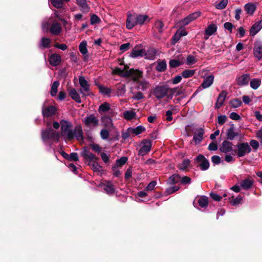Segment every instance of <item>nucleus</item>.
<instances>
[{
  "mask_svg": "<svg viewBox=\"0 0 262 262\" xmlns=\"http://www.w3.org/2000/svg\"><path fill=\"white\" fill-rule=\"evenodd\" d=\"M155 27L159 33L163 32L164 30V25L161 20H157L155 23Z\"/></svg>",
  "mask_w": 262,
  "mask_h": 262,
  "instance_id": "nucleus-47",
  "label": "nucleus"
},
{
  "mask_svg": "<svg viewBox=\"0 0 262 262\" xmlns=\"http://www.w3.org/2000/svg\"><path fill=\"white\" fill-rule=\"evenodd\" d=\"M254 55L259 60L262 58V44L258 43L255 45L254 48Z\"/></svg>",
  "mask_w": 262,
  "mask_h": 262,
  "instance_id": "nucleus-26",
  "label": "nucleus"
},
{
  "mask_svg": "<svg viewBox=\"0 0 262 262\" xmlns=\"http://www.w3.org/2000/svg\"><path fill=\"white\" fill-rule=\"evenodd\" d=\"M103 189L108 194H113L115 193V188L114 185L110 181L105 182L102 184Z\"/></svg>",
  "mask_w": 262,
  "mask_h": 262,
  "instance_id": "nucleus-20",
  "label": "nucleus"
},
{
  "mask_svg": "<svg viewBox=\"0 0 262 262\" xmlns=\"http://www.w3.org/2000/svg\"><path fill=\"white\" fill-rule=\"evenodd\" d=\"M195 70H186L182 73V76L185 78L192 77L195 73Z\"/></svg>",
  "mask_w": 262,
  "mask_h": 262,
  "instance_id": "nucleus-45",
  "label": "nucleus"
},
{
  "mask_svg": "<svg viewBox=\"0 0 262 262\" xmlns=\"http://www.w3.org/2000/svg\"><path fill=\"white\" fill-rule=\"evenodd\" d=\"M83 122L87 126L96 127L98 125L99 120L94 115L92 114L86 116L84 118Z\"/></svg>",
  "mask_w": 262,
  "mask_h": 262,
  "instance_id": "nucleus-7",
  "label": "nucleus"
},
{
  "mask_svg": "<svg viewBox=\"0 0 262 262\" xmlns=\"http://www.w3.org/2000/svg\"><path fill=\"white\" fill-rule=\"evenodd\" d=\"M110 110V104L107 102H104L99 106L98 111L100 114H102L109 111Z\"/></svg>",
  "mask_w": 262,
  "mask_h": 262,
  "instance_id": "nucleus-46",
  "label": "nucleus"
},
{
  "mask_svg": "<svg viewBox=\"0 0 262 262\" xmlns=\"http://www.w3.org/2000/svg\"><path fill=\"white\" fill-rule=\"evenodd\" d=\"M76 3L83 13H87L90 11V8L87 4L86 0H76Z\"/></svg>",
  "mask_w": 262,
  "mask_h": 262,
  "instance_id": "nucleus-24",
  "label": "nucleus"
},
{
  "mask_svg": "<svg viewBox=\"0 0 262 262\" xmlns=\"http://www.w3.org/2000/svg\"><path fill=\"white\" fill-rule=\"evenodd\" d=\"M145 130V128L141 125L138 126L134 128H131L132 133L135 135H138Z\"/></svg>",
  "mask_w": 262,
  "mask_h": 262,
  "instance_id": "nucleus-48",
  "label": "nucleus"
},
{
  "mask_svg": "<svg viewBox=\"0 0 262 262\" xmlns=\"http://www.w3.org/2000/svg\"><path fill=\"white\" fill-rule=\"evenodd\" d=\"M196 61H197V60L192 55H190L188 56V57H187L186 64L187 65L193 64L196 63Z\"/></svg>",
  "mask_w": 262,
  "mask_h": 262,
  "instance_id": "nucleus-57",
  "label": "nucleus"
},
{
  "mask_svg": "<svg viewBox=\"0 0 262 262\" xmlns=\"http://www.w3.org/2000/svg\"><path fill=\"white\" fill-rule=\"evenodd\" d=\"M181 184L185 185V184H189L191 182V179L190 177L187 176H184L182 178H180V180Z\"/></svg>",
  "mask_w": 262,
  "mask_h": 262,
  "instance_id": "nucleus-58",
  "label": "nucleus"
},
{
  "mask_svg": "<svg viewBox=\"0 0 262 262\" xmlns=\"http://www.w3.org/2000/svg\"><path fill=\"white\" fill-rule=\"evenodd\" d=\"M253 183L252 179H245L241 182L240 185L244 190H248L252 187Z\"/></svg>",
  "mask_w": 262,
  "mask_h": 262,
  "instance_id": "nucleus-23",
  "label": "nucleus"
},
{
  "mask_svg": "<svg viewBox=\"0 0 262 262\" xmlns=\"http://www.w3.org/2000/svg\"><path fill=\"white\" fill-rule=\"evenodd\" d=\"M242 104L240 99H234L230 101V104L233 108H237L239 107Z\"/></svg>",
  "mask_w": 262,
  "mask_h": 262,
  "instance_id": "nucleus-53",
  "label": "nucleus"
},
{
  "mask_svg": "<svg viewBox=\"0 0 262 262\" xmlns=\"http://www.w3.org/2000/svg\"><path fill=\"white\" fill-rule=\"evenodd\" d=\"M123 118L127 120H130L134 118L136 113L133 111H126L123 112Z\"/></svg>",
  "mask_w": 262,
  "mask_h": 262,
  "instance_id": "nucleus-37",
  "label": "nucleus"
},
{
  "mask_svg": "<svg viewBox=\"0 0 262 262\" xmlns=\"http://www.w3.org/2000/svg\"><path fill=\"white\" fill-rule=\"evenodd\" d=\"M99 89L100 92L103 95H109L112 92V90L110 88L104 86L103 85H99Z\"/></svg>",
  "mask_w": 262,
  "mask_h": 262,
  "instance_id": "nucleus-52",
  "label": "nucleus"
},
{
  "mask_svg": "<svg viewBox=\"0 0 262 262\" xmlns=\"http://www.w3.org/2000/svg\"><path fill=\"white\" fill-rule=\"evenodd\" d=\"M61 61V58L60 55L57 53L52 54L49 59L50 64L53 66L59 65Z\"/></svg>",
  "mask_w": 262,
  "mask_h": 262,
  "instance_id": "nucleus-18",
  "label": "nucleus"
},
{
  "mask_svg": "<svg viewBox=\"0 0 262 262\" xmlns=\"http://www.w3.org/2000/svg\"><path fill=\"white\" fill-rule=\"evenodd\" d=\"M132 70L134 72H133V74L131 75V77L134 81L138 82V81H140L139 79L143 76V72L138 70H134L132 69Z\"/></svg>",
  "mask_w": 262,
  "mask_h": 262,
  "instance_id": "nucleus-34",
  "label": "nucleus"
},
{
  "mask_svg": "<svg viewBox=\"0 0 262 262\" xmlns=\"http://www.w3.org/2000/svg\"><path fill=\"white\" fill-rule=\"evenodd\" d=\"M83 157L86 160L89 161V162H91L94 161L96 160H98L99 158L97 157L93 153L90 152L88 151H84L82 154Z\"/></svg>",
  "mask_w": 262,
  "mask_h": 262,
  "instance_id": "nucleus-31",
  "label": "nucleus"
},
{
  "mask_svg": "<svg viewBox=\"0 0 262 262\" xmlns=\"http://www.w3.org/2000/svg\"><path fill=\"white\" fill-rule=\"evenodd\" d=\"M190 161L188 159H185L183 161L182 163L179 165V169L181 170H186L190 165Z\"/></svg>",
  "mask_w": 262,
  "mask_h": 262,
  "instance_id": "nucleus-51",
  "label": "nucleus"
},
{
  "mask_svg": "<svg viewBox=\"0 0 262 262\" xmlns=\"http://www.w3.org/2000/svg\"><path fill=\"white\" fill-rule=\"evenodd\" d=\"M137 89L142 91H145L148 89L150 86V84L147 80L145 79L140 80L138 81Z\"/></svg>",
  "mask_w": 262,
  "mask_h": 262,
  "instance_id": "nucleus-22",
  "label": "nucleus"
},
{
  "mask_svg": "<svg viewBox=\"0 0 262 262\" xmlns=\"http://www.w3.org/2000/svg\"><path fill=\"white\" fill-rule=\"evenodd\" d=\"M125 67L124 68V70L122 74L121 77H131V75L133 74V71L132 70V69L129 70H125Z\"/></svg>",
  "mask_w": 262,
  "mask_h": 262,
  "instance_id": "nucleus-61",
  "label": "nucleus"
},
{
  "mask_svg": "<svg viewBox=\"0 0 262 262\" xmlns=\"http://www.w3.org/2000/svg\"><path fill=\"white\" fill-rule=\"evenodd\" d=\"M127 161V158L126 157H122L119 159H117L116 161V163L114 166L118 167H121L122 165L125 164Z\"/></svg>",
  "mask_w": 262,
  "mask_h": 262,
  "instance_id": "nucleus-50",
  "label": "nucleus"
},
{
  "mask_svg": "<svg viewBox=\"0 0 262 262\" xmlns=\"http://www.w3.org/2000/svg\"><path fill=\"white\" fill-rule=\"evenodd\" d=\"M228 4V0H222L215 6V7L217 9H224Z\"/></svg>",
  "mask_w": 262,
  "mask_h": 262,
  "instance_id": "nucleus-55",
  "label": "nucleus"
},
{
  "mask_svg": "<svg viewBox=\"0 0 262 262\" xmlns=\"http://www.w3.org/2000/svg\"><path fill=\"white\" fill-rule=\"evenodd\" d=\"M61 136L65 140H71L76 138L77 140H83L82 129L80 125H76L73 129L70 122L61 120L60 122Z\"/></svg>",
  "mask_w": 262,
  "mask_h": 262,
  "instance_id": "nucleus-1",
  "label": "nucleus"
},
{
  "mask_svg": "<svg viewBox=\"0 0 262 262\" xmlns=\"http://www.w3.org/2000/svg\"><path fill=\"white\" fill-rule=\"evenodd\" d=\"M180 189L179 186H174L172 187H169L166 189V192L168 194H171L177 191H178Z\"/></svg>",
  "mask_w": 262,
  "mask_h": 262,
  "instance_id": "nucleus-62",
  "label": "nucleus"
},
{
  "mask_svg": "<svg viewBox=\"0 0 262 262\" xmlns=\"http://www.w3.org/2000/svg\"><path fill=\"white\" fill-rule=\"evenodd\" d=\"M227 93L225 91H223L221 92V93L219 94L216 101L215 104V108L219 109L220 107H222V106L223 105L225 99L227 97Z\"/></svg>",
  "mask_w": 262,
  "mask_h": 262,
  "instance_id": "nucleus-15",
  "label": "nucleus"
},
{
  "mask_svg": "<svg viewBox=\"0 0 262 262\" xmlns=\"http://www.w3.org/2000/svg\"><path fill=\"white\" fill-rule=\"evenodd\" d=\"M167 67L166 62L164 60L157 61L156 70L158 72H164L166 70Z\"/></svg>",
  "mask_w": 262,
  "mask_h": 262,
  "instance_id": "nucleus-38",
  "label": "nucleus"
},
{
  "mask_svg": "<svg viewBox=\"0 0 262 262\" xmlns=\"http://www.w3.org/2000/svg\"><path fill=\"white\" fill-rule=\"evenodd\" d=\"M241 137V135L236 130L234 124H231L227 132V139L230 140H233L236 138H240Z\"/></svg>",
  "mask_w": 262,
  "mask_h": 262,
  "instance_id": "nucleus-12",
  "label": "nucleus"
},
{
  "mask_svg": "<svg viewBox=\"0 0 262 262\" xmlns=\"http://www.w3.org/2000/svg\"><path fill=\"white\" fill-rule=\"evenodd\" d=\"M142 147L139 151V155L143 156L146 155L150 150L151 142L150 140H144L142 142Z\"/></svg>",
  "mask_w": 262,
  "mask_h": 262,
  "instance_id": "nucleus-9",
  "label": "nucleus"
},
{
  "mask_svg": "<svg viewBox=\"0 0 262 262\" xmlns=\"http://www.w3.org/2000/svg\"><path fill=\"white\" fill-rule=\"evenodd\" d=\"M227 120V117L225 115H220L218 116L217 122L222 125L224 124Z\"/></svg>",
  "mask_w": 262,
  "mask_h": 262,
  "instance_id": "nucleus-64",
  "label": "nucleus"
},
{
  "mask_svg": "<svg viewBox=\"0 0 262 262\" xmlns=\"http://www.w3.org/2000/svg\"><path fill=\"white\" fill-rule=\"evenodd\" d=\"M201 15V12L200 11L194 12L186 17H185L182 20V22L183 25H187L190 23L195 20L197 18H198Z\"/></svg>",
  "mask_w": 262,
  "mask_h": 262,
  "instance_id": "nucleus-14",
  "label": "nucleus"
},
{
  "mask_svg": "<svg viewBox=\"0 0 262 262\" xmlns=\"http://www.w3.org/2000/svg\"><path fill=\"white\" fill-rule=\"evenodd\" d=\"M157 51L155 49H149V50L145 51L144 50V53L143 56L145 59L149 60H154L156 56Z\"/></svg>",
  "mask_w": 262,
  "mask_h": 262,
  "instance_id": "nucleus-25",
  "label": "nucleus"
},
{
  "mask_svg": "<svg viewBox=\"0 0 262 262\" xmlns=\"http://www.w3.org/2000/svg\"><path fill=\"white\" fill-rule=\"evenodd\" d=\"M59 82L58 81H55L52 85L50 91V94L52 97L56 95L57 93V89L59 85Z\"/></svg>",
  "mask_w": 262,
  "mask_h": 262,
  "instance_id": "nucleus-43",
  "label": "nucleus"
},
{
  "mask_svg": "<svg viewBox=\"0 0 262 262\" xmlns=\"http://www.w3.org/2000/svg\"><path fill=\"white\" fill-rule=\"evenodd\" d=\"M237 150H234L238 157H243L251 151L250 146L248 143H241L236 145Z\"/></svg>",
  "mask_w": 262,
  "mask_h": 262,
  "instance_id": "nucleus-5",
  "label": "nucleus"
},
{
  "mask_svg": "<svg viewBox=\"0 0 262 262\" xmlns=\"http://www.w3.org/2000/svg\"><path fill=\"white\" fill-rule=\"evenodd\" d=\"M137 25H143L148 19V16L147 15L138 14L136 13Z\"/></svg>",
  "mask_w": 262,
  "mask_h": 262,
  "instance_id": "nucleus-40",
  "label": "nucleus"
},
{
  "mask_svg": "<svg viewBox=\"0 0 262 262\" xmlns=\"http://www.w3.org/2000/svg\"><path fill=\"white\" fill-rule=\"evenodd\" d=\"M233 144L232 142L227 140H224L220 145V150L222 152L225 154L230 152H232L233 151Z\"/></svg>",
  "mask_w": 262,
  "mask_h": 262,
  "instance_id": "nucleus-10",
  "label": "nucleus"
},
{
  "mask_svg": "<svg viewBox=\"0 0 262 262\" xmlns=\"http://www.w3.org/2000/svg\"><path fill=\"white\" fill-rule=\"evenodd\" d=\"M41 138L45 143H46L48 140H55L58 142L59 138V135L56 131L51 128H49L42 131Z\"/></svg>",
  "mask_w": 262,
  "mask_h": 262,
  "instance_id": "nucleus-4",
  "label": "nucleus"
},
{
  "mask_svg": "<svg viewBox=\"0 0 262 262\" xmlns=\"http://www.w3.org/2000/svg\"><path fill=\"white\" fill-rule=\"evenodd\" d=\"M47 25L48 27H50V31L54 35H58L61 32V25L56 19H54L53 16L49 18Z\"/></svg>",
  "mask_w": 262,
  "mask_h": 262,
  "instance_id": "nucleus-3",
  "label": "nucleus"
},
{
  "mask_svg": "<svg viewBox=\"0 0 262 262\" xmlns=\"http://www.w3.org/2000/svg\"><path fill=\"white\" fill-rule=\"evenodd\" d=\"M214 76L212 75H208L204 77V80L202 83L201 86L203 89H207L209 88L213 83Z\"/></svg>",
  "mask_w": 262,
  "mask_h": 262,
  "instance_id": "nucleus-17",
  "label": "nucleus"
},
{
  "mask_svg": "<svg viewBox=\"0 0 262 262\" xmlns=\"http://www.w3.org/2000/svg\"><path fill=\"white\" fill-rule=\"evenodd\" d=\"M101 122L106 127H110L113 125L112 120L108 116L102 117Z\"/></svg>",
  "mask_w": 262,
  "mask_h": 262,
  "instance_id": "nucleus-39",
  "label": "nucleus"
},
{
  "mask_svg": "<svg viewBox=\"0 0 262 262\" xmlns=\"http://www.w3.org/2000/svg\"><path fill=\"white\" fill-rule=\"evenodd\" d=\"M250 80V75L248 74H243L238 78L237 84L240 86L246 85Z\"/></svg>",
  "mask_w": 262,
  "mask_h": 262,
  "instance_id": "nucleus-21",
  "label": "nucleus"
},
{
  "mask_svg": "<svg viewBox=\"0 0 262 262\" xmlns=\"http://www.w3.org/2000/svg\"><path fill=\"white\" fill-rule=\"evenodd\" d=\"M69 96L71 98L75 100L77 103H80L81 102L80 95L74 89H71L69 90Z\"/></svg>",
  "mask_w": 262,
  "mask_h": 262,
  "instance_id": "nucleus-27",
  "label": "nucleus"
},
{
  "mask_svg": "<svg viewBox=\"0 0 262 262\" xmlns=\"http://www.w3.org/2000/svg\"><path fill=\"white\" fill-rule=\"evenodd\" d=\"M109 132L105 129H103L100 132V136L103 140H107L109 137Z\"/></svg>",
  "mask_w": 262,
  "mask_h": 262,
  "instance_id": "nucleus-59",
  "label": "nucleus"
},
{
  "mask_svg": "<svg viewBox=\"0 0 262 262\" xmlns=\"http://www.w3.org/2000/svg\"><path fill=\"white\" fill-rule=\"evenodd\" d=\"M175 92L174 89L163 84L156 86L153 90V94L157 99L160 100L166 96L171 98Z\"/></svg>",
  "mask_w": 262,
  "mask_h": 262,
  "instance_id": "nucleus-2",
  "label": "nucleus"
},
{
  "mask_svg": "<svg viewBox=\"0 0 262 262\" xmlns=\"http://www.w3.org/2000/svg\"><path fill=\"white\" fill-rule=\"evenodd\" d=\"M261 84V80L258 78L252 79L250 83V86L254 90H256Z\"/></svg>",
  "mask_w": 262,
  "mask_h": 262,
  "instance_id": "nucleus-44",
  "label": "nucleus"
},
{
  "mask_svg": "<svg viewBox=\"0 0 262 262\" xmlns=\"http://www.w3.org/2000/svg\"><path fill=\"white\" fill-rule=\"evenodd\" d=\"M126 92L125 85L124 84H119L116 85V95L118 96H123Z\"/></svg>",
  "mask_w": 262,
  "mask_h": 262,
  "instance_id": "nucleus-33",
  "label": "nucleus"
},
{
  "mask_svg": "<svg viewBox=\"0 0 262 262\" xmlns=\"http://www.w3.org/2000/svg\"><path fill=\"white\" fill-rule=\"evenodd\" d=\"M195 161L199 163V166L202 170H206L209 168V161L203 155H198L195 159Z\"/></svg>",
  "mask_w": 262,
  "mask_h": 262,
  "instance_id": "nucleus-8",
  "label": "nucleus"
},
{
  "mask_svg": "<svg viewBox=\"0 0 262 262\" xmlns=\"http://www.w3.org/2000/svg\"><path fill=\"white\" fill-rule=\"evenodd\" d=\"M157 184V182L155 181H151L150 183H149L147 187L145 188V190L147 191H152L154 190L155 186Z\"/></svg>",
  "mask_w": 262,
  "mask_h": 262,
  "instance_id": "nucleus-63",
  "label": "nucleus"
},
{
  "mask_svg": "<svg viewBox=\"0 0 262 262\" xmlns=\"http://www.w3.org/2000/svg\"><path fill=\"white\" fill-rule=\"evenodd\" d=\"M51 43V39L47 37H42L40 40L39 48H49Z\"/></svg>",
  "mask_w": 262,
  "mask_h": 262,
  "instance_id": "nucleus-41",
  "label": "nucleus"
},
{
  "mask_svg": "<svg viewBox=\"0 0 262 262\" xmlns=\"http://www.w3.org/2000/svg\"><path fill=\"white\" fill-rule=\"evenodd\" d=\"M70 0H50L52 5L57 9L62 8L63 5V2H68Z\"/></svg>",
  "mask_w": 262,
  "mask_h": 262,
  "instance_id": "nucleus-35",
  "label": "nucleus"
},
{
  "mask_svg": "<svg viewBox=\"0 0 262 262\" xmlns=\"http://www.w3.org/2000/svg\"><path fill=\"white\" fill-rule=\"evenodd\" d=\"M91 24L94 25L96 24H99L100 23L101 20L100 18L96 14H93L90 19Z\"/></svg>",
  "mask_w": 262,
  "mask_h": 262,
  "instance_id": "nucleus-56",
  "label": "nucleus"
},
{
  "mask_svg": "<svg viewBox=\"0 0 262 262\" xmlns=\"http://www.w3.org/2000/svg\"><path fill=\"white\" fill-rule=\"evenodd\" d=\"M180 180V176L177 174H174L169 177L167 180V183L170 185H173L178 183Z\"/></svg>",
  "mask_w": 262,
  "mask_h": 262,
  "instance_id": "nucleus-36",
  "label": "nucleus"
},
{
  "mask_svg": "<svg viewBox=\"0 0 262 262\" xmlns=\"http://www.w3.org/2000/svg\"><path fill=\"white\" fill-rule=\"evenodd\" d=\"M86 46L87 43L86 41L81 42L79 46V50L80 53L83 55H85L88 53Z\"/></svg>",
  "mask_w": 262,
  "mask_h": 262,
  "instance_id": "nucleus-49",
  "label": "nucleus"
},
{
  "mask_svg": "<svg viewBox=\"0 0 262 262\" xmlns=\"http://www.w3.org/2000/svg\"><path fill=\"white\" fill-rule=\"evenodd\" d=\"M136 13L128 14L126 19V26L129 29H132L135 26L137 25Z\"/></svg>",
  "mask_w": 262,
  "mask_h": 262,
  "instance_id": "nucleus-11",
  "label": "nucleus"
},
{
  "mask_svg": "<svg viewBox=\"0 0 262 262\" xmlns=\"http://www.w3.org/2000/svg\"><path fill=\"white\" fill-rule=\"evenodd\" d=\"M90 146L92 150L96 152L100 153L102 151V147H101L98 144H91Z\"/></svg>",
  "mask_w": 262,
  "mask_h": 262,
  "instance_id": "nucleus-60",
  "label": "nucleus"
},
{
  "mask_svg": "<svg viewBox=\"0 0 262 262\" xmlns=\"http://www.w3.org/2000/svg\"><path fill=\"white\" fill-rule=\"evenodd\" d=\"M79 83L81 87L79 91L82 97L89 95L90 94V84L85 78L83 76H79Z\"/></svg>",
  "mask_w": 262,
  "mask_h": 262,
  "instance_id": "nucleus-6",
  "label": "nucleus"
},
{
  "mask_svg": "<svg viewBox=\"0 0 262 262\" xmlns=\"http://www.w3.org/2000/svg\"><path fill=\"white\" fill-rule=\"evenodd\" d=\"M144 53V49H139L137 48H135L130 53V56L132 58H137L138 57L143 56Z\"/></svg>",
  "mask_w": 262,
  "mask_h": 262,
  "instance_id": "nucleus-29",
  "label": "nucleus"
},
{
  "mask_svg": "<svg viewBox=\"0 0 262 262\" xmlns=\"http://www.w3.org/2000/svg\"><path fill=\"white\" fill-rule=\"evenodd\" d=\"M98 160L89 162V165L95 172H101L102 171V167L98 163Z\"/></svg>",
  "mask_w": 262,
  "mask_h": 262,
  "instance_id": "nucleus-30",
  "label": "nucleus"
},
{
  "mask_svg": "<svg viewBox=\"0 0 262 262\" xmlns=\"http://www.w3.org/2000/svg\"><path fill=\"white\" fill-rule=\"evenodd\" d=\"M56 108L53 106H49L47 107H42V113L44 117H48L54 115L56 113Z\"/></svg>",
  "mask_w": 262,
  "mask_h": 262,
  "instance_id": "nucleus-19",
  "label": "nucleus"
},
{
  "mask_svg": "<svg viewBox=\"0 0 262 262\" xmlns=\"http://www.w3.org/2000/svg\"><path fill=\"white\" fill-rule=\"evenodd\" d=\"M198 204L202 208H206L208 204V198L205 196H201L198 200Z\"/></svg>",
  "mask_w": 262,
  "mask_h": 262,
  "instance_id": "nucleus-42",
  "label": "nucleus"
},
{
  "mask_svg": "<svg viewBox=\"0 0 262 262\" xmlns=\"http://www.w3.org/2000/svg\"><path fill=\"white\" fill-rule=\"evenodd\" d=\"M169 67L172 68L178 67L182 64V63L178 60L171 59L169 62Z\"/></svg>",
  "mask_w": 262,
  "mask_h": 262,
  "instance_id": "nucleus-54",
  "label": "nucleus"
},
{
  "mask_svg": "<svg viewBox=\"0 0 262 262\" xmlns=\"http://www.w3.org/2000/svg\"><path fill=\"white\" fill-rule=\"evenodd\" d=\"M204 134V130L203 128H197L195 129L193 137V140L195 144H198L202 142Z\"/></svg>",
  "mask_w": 262,
  "mask_h": 262,
  "instance_id": "nucleus-13",
  "label": "nucleus"
},
{
  "mask_svg": "<svg viewBox=\"0 0 262 262\" xmlns=\"http://www.w3.org/2000/svg\"><path fill=\"white\" fill-rule=\"evenodd\" d=\"M217 30V26L215 24L209 25L205 29V33L208 36H211Z\"/></svg>",
  "mask_w": 262,
  "mask_h": 262,
  "instance_id": "nucleus-32",
  "label": "nucleus"
},
{
  "mask_svg": "<svg viewBox=\"0 0 262 262\" xmlns=\"http://www.w3.org/2000/svg\"><path fill=\"white\" fill-rule=\"evenodd\" d=\"M244 9L249 15H252L256 10V6L252 3H248L244 6Z\"/></svg>",
  "mask_w": 262,
  "mask_h": 262,
  "instance_id": "nucleus-28",
  "label": "nucleus"
},
{
  "mask_svg": "<svg viewBox=\"0 0 262 262\" xmlns=\"http://www.w3.org/2000/svg\"><path fill=\"white\" fill-rule=\"evenodd\" d=\"M262 29V19L255 23L251 27L250 35L255 36Z\"/></svg>",
  "mask_w": 262,
  "mask_h": 262,
  "instance_id": "nucleus-16",
  "label": "nucleus"
}]
</instances>
